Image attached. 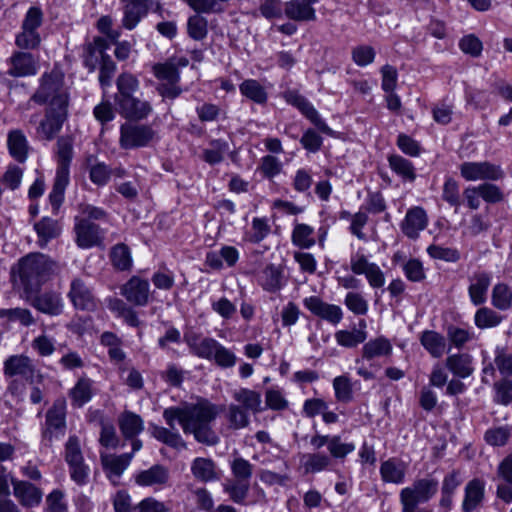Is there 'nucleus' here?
<instances>
[{
    "label": "nucleus",
    "instance_id": "c85d7f7f",
    "mask_svg": "<svg viewBox=\"0 0 512 512\" xmlns=\"http://www.w3.org/2000/svg\"><path fill=\"white\" fill-rule=\"evenodd\" d=\"M259 285L267 292L275 293L285 285L284 272L281 266L269 264L258 275Z\"/></svg>",
    "mask_w": 512,
    "mask_h": 512
},
{
    "label": "nucleus",
    "instance_id": "412c9836",
    "mask_svg": "<svg viewBox=\"0 0 512 512\" xmlns=\"http://www.w3.org/2000/svg\"><path fill=\"white\" fill-rule=\"evenodd\" d=\"M123 7L122 26L127 30L134 29L155 4L154 0H126Z\"/></svg>",
    "mask_w": 512,
    "mask_h": 512
},
{
    "label": "nucleus",
    "instance_id": "e433bc0d",
    "mask_svg": "<svg viewBox=\"0 0 512 512\" xmlns=\"http://www.w3.org/2000/svg\"><path fill=\"white\" fill-rule=\"evenodd\" d=\"M186 342L193 354L200 358L207 359L210 361L213 359L215 351L217 350L220 344L214 338L206 337L203 339H199L196 336L187 337Z\"/></svg>",
    "mask_w": 512,
    "mask_h": 512
},
{
    "label": "nucleus",
    "instance_id": "4c0bfd02",
    "mask_svg": "<svg viewBox=\"0 0 512 512\" xmlns=\"http://www.w3.org/2000/svg\"><path fill=\"white\" fill-rule=\"evenodd\" d=\"M193 476L201 482H211L219 479L216 464L209 458H195L191 464Z\"/></svg>",
    "mask_w": 512,
    "mask_h": 512
},
{
    "label": "nucleus",
    "instance_id": "4d7b16f0",
    "mask_svg": "<svg viewBox=\"0 0 512 512\" xmlns=\"http://www.w3.org/2000/svg\"><path fill=\"white\" fill-rule=\"evenodd\" d=\"M492 305L502 311L508 310L512 305V292L504 283H498L493 287L491 295Z\"/></svg>",
    "mask_w": 512,
    "mask_h": 512
},
{
    "label": "nucleus",
    "instance_id": "6e6552de",
    "mask_svg": "<svg viewBox=\"0 0 512 512\" xmlns=\"http://www.w3.org/2000/svg\"><path fill=\"white\" fill-rule=\"evenodd\" d=\"M65 461L69 468L72 481L79 486H85L89 482L90 468L85 464L77 436H70L65 444Z\"/></svg>",
    "mask_w": 512,
    "mask_h": 512
},
{
    "label": "nucleus",
    "instance_id": "bf43d9fd",
    "mask_svg": "<svg viewBox=\"0 0 512 512\" xmlns=\"http://www.w3.org/2000/svg\"><path fill=\"white\" fill-rule=\"evenodd\" d=\"M442 199L451 207H454L455 212H458L462 204V200L459 184L455 179L451 177L446 178L442 188Z\"/></svg>",
    "mask_w": 512,
    "mask_h": 512
},
{
    "label": "nucleus",
    "instance_id": "69168bd1",
    "mask_svg": "<svg viewBox=\"0 0 512 512\" xmlns=\"http://www.w3.org/2000/svg\"><path fill=\"white\" fill-rule=\"evenodd\" d=\"M231 472L234 476L233 480L247 481L253 475V465L242 457H236L230 464Z\"/></svg>",
    "mask_w": 512,
    "mask_h": 512
},
{
    "label": "nucleus",
    "instance_id": "5fc2aeb1",
    "mask_svg": "<svg viewBox=\"0 0 512 512\" xmlns=\"http://www.w3.org/2000/svg\"><path fill=\"white\" fill-rule=\"evenodd\" d=\"M367 338V332L363 330H339L335 333L336 342L346 348H354L364 343Z\"/></svg>",
    "mask_w": 512,
    "mask_h": 512
},
{
    "label": "nucleus",
    "instance_id": "338daca9",
    "mask_svg": "<svg viewBox=\"0 0 512 512\" xmlns=\"http://www.w3.org/2000/svg\"><path fill=\"white\" fill-rule=\"evenodd\" d=\"M55 343L56 340L53 337L43 333L32 340L31 347L39 356L49 357L56 350Z\"/></svg>",
    "mask_w": 512,
    "mask_h": 512
},
{
    "label": "nucleus",
    "instance_id": "680f3d73",
    "mask_svg": "<svg viewBox=\"0 0 512 512\" xmlns=\"http://www.w3.org/2000/svg\"><path fill=\"white\" fill-rule=\"evenodd\" d=\"M355 448L356 446L353 442H343L341 436L332 435L328 446V456H330L331 459L334 458L343 460L347 457V455L352 453Z\"/></svg>",
    "mask_w": 512,
    "mask_h": 512
},
{
    "label": "nucleus",
    "instance_id": "f257e3e1",
    "mask_svg": "<svg viewBox=\"0 0 512 512\" xmlns=\"http://www.w3.org/2000/svg\"><path fill=\"white\" fill-rule=\"evenodd\" d=\"M220 412L219 406L208 399L198 398L196 402H184L163 410V419L168 427L151 423L149 432L157 441L175 450L186 449V442L176 428L178 423L185 434H192L194 439L207 446H214L220 439L212 428Z\"/></svg>",
    "mask_w": 512,
    "mask_h": 512
},
{
    "label": "nucleus",
    "instance_id": "de8ad7c7",
    "mask_svg": "<svg viewBox=\"0 0 512 512\" xmlns=\"http://www.w3.org/2000/svg\"><path fill=\"white\" fill-rule=\"evenodd\" d=\"M0 320H5L7 324L18 322L24 327H29L36 322L31 311L21 307L0 309Z\"/></svg>",
    "mask_w": 512,
    "mask_h": 512
},
{
    "label": "nucleus",
    "instance_id": "2eb2a0df",
    "mask_svg": "<svg viewBox=\"0 0 512 512\" xmlns=\"http://www.w3.org/2000/svg\"><path fill=\"white\" fill-rule=\"evenodd\" d=\"M120 293L129 303L144 307L150 300L149 281L139 276H132L121 286Z\"/></svg>",
    "mask_w": 512,
    "mask_h": 512
},
{
    "label": "nucleus",
    "instance_id": "393cba45",
    "mask_svg": "<svg viewBox=\"0 0 512 512\" xmlns=\"http://www.w3.org/2000/svg\"><path fill=\"white\" fill-rule=\"evenodd\" d=\"M408 470V463L398 457H391L380 465V476L384 483L403 484Z\"/></svg>",
    "mask_w": 512,
    "mask_h": 512
},
{
    "label": "nucleus",
    "instance_id": "052dcab7",
    "mask_svg": "<svg viewBox=\"0 0 512 512\" xmlns=\"http://www.w3.org/2000/svg\"><path fill=\"white\" fill-rule=\"evenodd\" d=\"M314 229L307 224H296L292 232V241L294 245L308 249L315 244L313 238Z\"/></svg>",
    "mask_w": 512,
    "mask_h": 512
},
{
    "label": "nucleus",
    "instance_id": "37998d69",
    "mask_svg": "<svg viewBox=\"0 0 512 512\" xmlns=\"http://www.w3.org/2000/svg\"><path fill=\"white\" fill-rule=\"evenodd\" d=\"M331 464L332 459L323 452L305 454L302 461L305 474H316L328 470Z\"/></svg>",
    "mask_w": 512,
    "mask_h": 512
},
{
    "label": "nucleus",
    "instance_id": "c9c22d12",
    "mask_svg": "<svg viewBox=\"0 0 512 512\" xmlns=\"http://www.w3.org/2000/svg\"><path fill=\"white\" fill-rule=\"evenodd\" d=\"M169 480V470L167 467L155 464L147 470L139 472L135 481L140 486L165 485Z\"/></svg>",
    "mask_w": 512,
    "mask_h": 512
},
{
    "label": "nucleus",
    "instance_id": "a878e982",
    "mask_svg": "<svg viewBox=\"0 0 512 512\" xmlns=\"http://www.w3.org/2000/svg\"><path fill=\"white\" fill-rule=\"evenodd\" d=\"M492 276L485 271L475 272L470 278L468 294L471 302L475 306L482 305L487 300L488 288L491 284Z\"/></svg>",
    "mask_w": 512,
    "mask_h": 512
},
{
    "label": "nucleus",
    "instance_id": "c03bdc74",
    "mask_svg": "<svg viewBox=\"0 0 512 512\" xmlns=\"http://www.w3.org/2000/svg\"><path fill=\"white\" fill-rule=\"evenodd\" d=\"M240 93L256 104L267 102L268 95L265 88L255 79H246L239 85Z\"/></svg>",
    "mask_w": 512,
    "mask_h": 512
},
{
    "label": "nucleus",
    "instance_id": "ddd939ff",
    "mask_svg": "<svg viewBox=\"0 0 512 512\" xmlns=\"http://www.w3.org/2000/svg\"><path fill=\"white\" fill-rule=\"evenodd\" d=\"M68 117V107H48L44 119L39 123L37 132L47 141H51L61 131Z\"/></svg>",
    "mask_w": 512,
    "mask_h": 512
},
{
    "label": "nucleus",
    "instance_id": "58836bf2",
    "mask_svg": "<svg viewBox=\"0 0 512 512\" xmlns=\"http://www.w3.org/2000/svg\"><path fill=\"white\" fill-rule=\"evenodd\" d=\"M230 147L224 139H213L209 142L208 147L202 151V160L209 165H217L224 161Z\"/></svg>",
    "mask_w": 512,
    "mask_h": 512
},
{
    "label": "nucleus",
    "instance_id": "7ed1b4c3",
    "mask_svg": "<svg viewBox=\"0 0 512 512\" xmlns=\"http://www.w3.org/2000/svg\"><path fill=\"white\" fill-rule=\"evenodd\" d=\"M74 138L63 135L56 142L57 168L49 201L54 214H57L65 197V190L70 182V164L74 156Z\"/></svg>",
    "mask_w": 512,
    "mask_h": 512
},
{
    "label": "nucleus",
    "instance_id": "c756f323",
    "mask_svg": "<svg viewBox=\"0 0 512 512\" xmlns=\"http://www.w3.org/2000/svg\"><path fill=\"white\" fill-rule=\"evenodd\" d=\"M34 230L37 234L38 246L45 248L50 241L61 235L62 225L58 220L43 217L34 224Z\"/></svg>",
    "mask_w": 512,
    "mask_h": 512
},
{
    "label": "nucleus",
    "instance_id": "5701e85b",
    "mask_svg": "<svg viewBox=\"0 0 512 512\" xmlns=\"http://www.w3.org/2000/svg\"><path fill=\"white\" fill-rule=\"evenodd\" d=\"M109 48L107 39L95 37L93 41L88 42L83 48V64L89 72H94L103 58L109 56L106 50Z\"/></svg>",
    "mask_w": 512,
    "mask_h": 512
},
{
    "label": "nucleus",
    "instance_id": "774afa93",
    "mask_svg": "<svg viewBox=\"0 0 512 512\" xmlns=\"http://www.w3.org/2000/svg\"><path fill=\"white\" fill-rule=\"evenodd\" d=\"M494 362L500 374L505 377L512 376V353H508L505 348L497 346Z\"/></svg>",
    "mask_w": 512,
    "mask_h": 512
},
{
    "label": "nucleus",
    "instance_id": "603ef678",
    "mask_svg": "<svg viewBox=\"0 0 512 512\" xmlns=\"http://www.w3.org/2000/svg\"><path fill=\"white\" fill-rule=\"evenodd\" d=\"M335 399L344 404L353 400V386L347 375H340L333 379Z\"/></svg>",
    "mask_w": 512,
    "mask_h": 512
},
{
    "label": "nucleus",
    "instance_id": "1a4fd4ad",
    "mask_svg": "<svg viewBox=\"0 0 512 512\" xmlns=\"http://www.w3.org/2000/svg\"><path fill=\"white\" fill-rule=\"evenodd\" d=\"M131 122H125L120 126V147L131 150L149 146L156 137V131L150 125Z\"/></svg>",
    "mask_w": 512,
    "mask_h": 512
},
{
    "label": "nucleus",
    "instance_id": "79ce46f5",
    "mask_svg": "<svg viewBox=\"0 0 512 512\" xmlns=\"http://www.w3.org/2000/svg\"><path fill=\"white\" fill-rule=\"evenodd\" d=\"M7 145L11 156L20 163L27 159L28 142L21 130L10 131L7 138Z\"/></svg>",
    "mask_w": 512,
    "mask_h": 512
},
{
    "label": "nucleus",
    "instance_id": "3c124183",
    "mask_svg": "<svg viewBox=\"0 0 512 512\" xmlns=\"http://www.w3.org/2000/svg\"><path fill=\"white\" fill-rule=\"evenodd\" d=\"M250 489V482L240 480H228L223 485V490L236 504H244Z\"/></svg>",
    "mask_w": 512,
    "mask_h": 512
},
{
    "label": "nucleus",
    "instance_id": "6e6d98bb",
    "mask_svg": "<svg viewBox=\"0 0 512 512\" xmlns=\"http://www.w3.org/2000/svg\"><path fill=\"white\" fill-rule=\"evenodd\" d=\"M501 322L502 316L488 307L479 308L474 315V323L479 329L493 328Z\"/></svg>",
    "mask_w": 512,
    "mask_h": 512
},
{
    "label": "nucleus",
    "instance_id": "dca6fc26",
    "mask_svg": "<svg viewBox=\"0 0 512 512\" xmlns=\"http://www.w3.org/2000/svg\"><path fill=\"white\" fill-rule=\"evenodd\" d=\"M30 305L40 313L50 317H57L63 313L64 300L60 292L45 290L37 293L30 299Z\"/></svg>",
    "mask_w": 512,
    "mask_h": 512
},
{
    "label": "nucleus",
    "instance_id": "0e129e2a",
    "mask_svg": "<svg viewBox=\"0 0 512 512\" xmlns=\"http://www.w3.org/2000/svg\"><path fill=\"white\" fill-rule=\"evenodd\" d=\"M258 169L264 178L272 180L282 172L283 165L277 157L266 155L261 158Z\"/></svg>",
    "mask_w": 512,
    "mask_h": 512
},
{
    "label": "nucleus",
    "instance_id": "bb28decb",
    "mask_svg": "<svg viewBox=\"0 0 512 512\" xmlns=\"http://www.w3.org/2000/svg\"><path fill=\"white\" fill-rule=\"evenodd\" d=\"M34 365L25 355H11L4 361L3 373L6 377L20 376L25 379L33 377Z\"/></svg>",
    "mask_w": 512,
    "mask_h": 512
},
{
    "label": "nucleus",
    "instance_id": "f03ea898",
    "mask_svg": "<svg viewBox=\"0 0 512 512\" xmlns=\"http://www.w3.org/2000/svg\"><path fill=\"white\" fill-rule=\"evenodd\" d=\"M117 93L114 96L116 111L127 121H142L153 112L152 104L136 96L140 82L131 73H121L116 80Z\"/></svg>",
    "mask_w": 512,
    "mask_h": 512
},
{
    "label": "nucleus",
    "instance_id": "6ab92c4d",
    "mask_svg": "<svg viewBox=\"0 0 512 512\" xmlns=\"http://www.w3.org/2000/svg\"><path fill=\"white\" fill-rule=\"evenodd\" d=\"M100 461L106 477L115 485L132 461V453H101Z\"/></svg>",
    "mask_w": 512,
    "mask_h": 512
},
{
    "label": "nucleus",
    "instance_id": "20e7f679",
    "mask_svg": "<svg viewBox=\"0 0 512 512\" xmlns=\"http://www.w3.org/2000/svg\"><path fill=\"white\" fill-rule=\"evenodd\" d=\"M61 270L58 262L41 253L29 254L19 261V277L26 291L39 288Z\"/></svg>",
    "mask_w": 512,
    "mask_h": 512
},
{
    "label": "nucleus",
    "instance_id": "aec40b11",
    "mask_svg": "<svg viewBox=\"0 0 512 512\" xmlns=\"http://www.w3.org/2000/svg\"><path fill=\"white\" fill-rule=\"evenodd\" d=\"M13 494L24 508H34L42 502L43 493L40 488L24 480L11 479Z\"/></svg>",
    "mask_w": 512,
    "mask_h": 512
},
{
    "label": "nucleus",
    "instance_id": "8fccbe9b",
    "mask_svg": "<svg viewBox=\"0 0 512 512\" xmlns=\"http://www.w3.org/2000/svg\"><path fill=\"white\" fill-rule=\"evenodd\" d=\"M226 419L229 423V428L233 430L244 429L250 424L249 413L236 403H231L228 406Z\"/></svg>",
    "mask_w": 512,
    "mask_h": 512
},
{
    "label": "nucleus",
    "instance_id": "0eeeda50",
    "mask_svg": "<svg viewBox=\"0 0 512 512\" xmlns=\"http://www.w3.org/2000/svg\"><path fill=\"white\" fill-rule=\"evenodd\" d=\"M438 486V480L433 477L415 479L399 493L401 512H414L419 509V504L429 502L436 495Z\"/></svg>",
    "mask_w": 512,
    "mask_h": 512
},
{
    "label": "nucleus",
    "instance_id": "2f4dec72",
    "mask_svg": "<svg viewBox=\"0 0 512 512\" xmlns=\"http://www.w3.org/2000/svg\"><path fill=\"white\" fill-rule=\"evenodd\" d=\"M392 353V345L390 341L383 337H377L366 342L362 347L361 359H356V364L362 363V361H373L375 358L388 356Z\"/></svg>",
    "mask_w": 512,
    "mask_h": 512
},
{
    "label": "nucleus",
    "instance_id": "13d9d810",
    "mask_svg": "<svg viewBox=\"0 0 512 512\" xmlns=\"http://www.w3.org/2000/svg\"><path fill=\"white\" fill-rule=\"evenodd\" d=\"M154 76L165 83L180 81V72L176 64L171 61L157 63L152 68Z\"/></svg>",
    "mask_w": 512,
    "mask_h": 512
},
{
    "label": "nucleus",
    "instance_id": "9d476101",
    "mask_svg": "<svg viewBox=\"0 0 512 512\" xmlns=\"http://www.w3.org/2000/svg\"><path fill=\"white\" fill-rule=\"evenodd\" d=\"M460 175L466 181H498L505 175L500 165H496L489 161L481 162H463L459 166Z\"/></svg>",
    "mask_w": 512,
    "mask_h": 512
},
{
    "label": "nucleus",
    "instance_id": "09e8293b",
    "mask_svg": "<svg viewBox=\"0 0 512 512\" xmlns=\"http://www.w3.org/2000/svg\"><path fill=\"white\" fill-rule=\"evenodd\" d=\"M110 260L112 265L120 271L130 270L132 256L129 247L124 243H118L111 248Z\"/></svg>",
    "mask_w": 512,
    "mask_h": 512
},
{
    "label": "nucleus",
    "instance_id": "49530a36",
    "mask_svg": "<svg viewBox=\"0 0 512 512\" xmlns=\"http://www.w3.org/2000/svg\"><path fill=\"white\" fill-rule=\"evenodd\" d=\"M42 38L40 32L34 31L21 23L20 31L15 36V44L22 50H35L39 48Z\"/></svg>",
    "mask_w": 512,
    "mask_h": 512
},
{
    "label": "nucleus",
    "instance_id": "b1692460",
    "mask_svg": "<svg viewBox=\"0 0 512 512\" xmlns=\"http://www.w3.org/2000/svg\"><path fill=\"white\" fill-rule=\"evenodd\" d=\"M485 487L486 482L481 478H473L467 482L461 506L463 512H474L482 506L485 499Z\"/></svg>",
    "mask_w": 512,
    "mask_h": 512
},
{
    "label": "nucleus",
    "instance_id": "4468645a",
    "mask_svg": "<svg viewBox=\"0 0 512 512\" xmlns=\"http://www.w3.org/2000/svg\"><path fill=\"white\" fill-rule=\"evenodd\" d=\"M303 305L313 315L334 326L338 325L343 319V311L340 306L327 303L318 296L304 298Z\"/></svg>",
    "mask_w": 512,
    "mask_h": 512
},
{
    "label": "nucleus",
    "instance_id": "a211bd4d",
    "mask_svg": "<svg viewBox=\"0 0 512 512\" xmlns=\"http://www.w3.org/2000/svg\"><path fill=\"white\" fill-rule=\"evenodd\" d=\"M67 296L76 309L94 310L97 307L92 290L81 278H74L71 281Z\"/></svg>",
    "mask_w": 512,
    "mask_h": 512
},
{
    "label": "nucleus",
    "instance_id": "f704fd0d",
    "mask_svg": "<svg viewBox=\"0 0 512 512\" xmlns=\"http://www.w3.org/2000/svg\"><path fill=\"white\" fill-rule=\"evenodd\" d=\"M232 397L248 413L258 414L263 411L261 394L255 390L240 388L232 393Z\"/></svg>",
    "mask_w": 512,
    "mask_h": 512
},
{
    "label": "nucleus",
    "instance_id": "f8f14e48",
    "mask_svg": "<svg viewBox=\"0 0 512 512\" xmlns=\"http://www.w3.org/2000/svg\"><path fill=\"white\" fill-rule=\"evenodd\" d=\"M75 243L81 249L100 246L103 243L105 232L99 225L88 219H74Z\"/></svg>",
    "mask_w": 512,
    "mask_h": 512
},
{
    "label": "nucleus",
    "instance_id": "423d86ee",
    "mask_svg": "<svg viewBox=\"0 0 512 512\" xmlns=\"http://www.w3.org/2000/svg\"><path fill=\"white\" fill-rule=\"evenodd\" d=\"M31 100L39 105L49 102V107H68L69 94L64 87L63 77L57 72L42 74Z\"/></svg>",
    "mask_w": 512,
    "mask_h": 512
},
{
    "label": "nucleus",
    "instance_id": "9b49d317",
    "mask_svg": "<svg viewBox=\"0 0 512 512\" xmlns=\"http://www.w3.org/2000/svg\"><path fill=\"white\" fill-rule=\"evenodd\" d=\"M284 100L297 108L321 133L333 136L334 131L322 119L313 104L296 90H287L283 93Z\"/></svg>",
    "mask_w": 512,
    "mask_h": 512
},
{
    "label": "nucleus",
    "instance_id": "cd10ccee",
    "mask_svg": "<svg viewBox=\"0 0 512 512\" xmlns=\"http://www.w3.org/2000/svg\"><path fill=\"white\" fill-rule=\"evenodd\" d=\"M319 0H290L285 3L284 13L294 21H314L316 11L313 5Z\"/></svg>",
    "mask_w": 512,
    "mask_h": 512
},
{
    "label": "nucleus",
    "instance_id": "a18cd8bd",
    "mask_svg": "<svg viewBox=\"0 0 512 512\" xmlns=\"http://www.w3.org/2000/svg\"><path fill=\"white\" fill-rule=\"evenodd\" d=\"M92 160H95L94 156L87 159L90 181L99 187L107 185L112 177V169L104 162L92 163Z\"/></svg>",
    "mask_w": 512,
    "mask_h": 512
},
{
    "label": "nucleus",
    "instance_id": "f3484780",
    "mask_svg": "<svg viewBox=\"0 0 512 512\" xmlns=\"http://www.w3.org/2000/svg\"><path fill=\"white\" fill-rule=\"evenodd\" d=\"M7 74L12 77L33 76L38 71V62L35 56L27 51H16L9 58Z\"/></svg>",
    "mask_w": 512,
    "mask_h": 512
},
{
    "label": "nucleus",
    "instance_id": "39448f33",
    "mask_svg": "<svg viewBox=\"0 0 512 512\" xmlns=\"http://www.w3.org/2000/svg\"><path fill=\"white\" fill-rule=\"evenodd\" d=\"M67 402L64 397L55 399L45 413V420L40 425V450L48 451L53 442L60 440L67 429Z\"/></svg>",
    "mask_w": 512,
    "mask_h": 512
},
{
    "label": "nucleus",
    "instance_id": "e2e57ef3",
    "mask_svg": "<svg viewBox=\"0 0 512 512\" xmlns=\"http://www.w3.org/2000/svg\"><path fill=\"white\" fill-rule=\"evenodd\" d=\"M207 25V20L198 13L189 17L187 22L188 35L196 41L203 40L208 33Z\"/></svg>",
    "mask_w": 512,
    "mask_h": 512
},
{
    "label": "nucleus",
    "instance_id": "7c9ffc66",
    "mask_svg": "<svg viewBox=\"0 0 512 512\" xmlns=\"http://www.w3.org/2000/svg\"><path fill=\"white\" fill-rule=\"evenodd\" d=\"M387 161L391 171L396 174L403 183L411 184L415 182L417 171L412 161L395 153L388 155Z\"/></svg>",
    "mask_w": 512,
    "mask_h": 512
},
{
    "label": "nucleus",
    "instance_id": "ea45409f",
    "mask_svg": "<svg viewBox=\"0 0 512 512\" xmlns=\"http://www.w3.org/2000/svg\"><path fill=\"white\" fill-rule=\"evenodd\" d=\"M420 343L433 358H440L445 352L446 340L444 336L436 331H423L420 336Z\"/></svg>",
    "mask_w": 512,
    "mask_h": 512
},
{
    "label": "nucleus",
    "instance_id": "864d4df0",
    "mask_svg": "<svg viewBox=\"0 0 512 512\" xmlns=\"http://www.w3.org/2000/svg\"><path fill=\"white\" fill-rule=\"evenodd\" d=\"M512 434V427L508 425L491 427L484 434L485 442L494 447L505 446Z\"/></svg>",
    "mask_w": 512,
    "mask_h": 512
},
{
    "label": "nucleus",
    "instance_id": "72a5a7b5",
    "mask_svg": "<svg viewBox=\"0 0 512 512\" xmlns=\"http://www.w3.org/2000/svg\"><path fill=\"white\" fill-rule=\"evenodd\" d=\"M447 369L456 377L467 378L474 371L473 357L468 353L449 355L445 360Z\"/></svg>",
    "mask_w": 512,
    "mask_h": 512
},
{
    "label": "nucleus",
    "instance_id": "4be33fe9",
    "mask_svg": "<svg viewBox=\"0 0 512 512\" xmlns=\"http://www.w3.org/2000/svg\"><path fill=\"white\" fill-rule=\"evenodd\" d=\"M428 225V216L426 211L419 206L408 209L403 221L400 224L401 230L405 236L410 239H417L419 233Z\"/></svg>",
    "mask_w": 512,
    "mask_h": 512
},
{
    "label": "nucleus",
    "instance_id": "473e14b6",
    "mask_svg": "<svg viewBox=\"0 0 512 512\" xmlns=\"http://www.w3.org/2000/svg\"><path fill=\"white\" fill-rule=\"evenodd\" d=\"M93 384L94 382L86 376L77 380L68 392L73 407L81 408L92 399L94 395Z\"/></svg>",
    "mask_w": 512,
    "mask_h": 512
},
{
    "label": "nucleus",
    "instance_id": "a19ab883",
    "mask_svg": "<svg viewBox=\"0 0 512 512\" xmlns=\"http://www.w3.org/2000/svg\"><path fill=\"white\" fill-rule=\"evenodd\" d=\"M119 428L126 439H132L143 431L144 423L139 415L126 411L119 417Z\"/></svg>",
    "mask_w": 512,
    "mask_h": 512
}]
</instances>
